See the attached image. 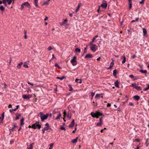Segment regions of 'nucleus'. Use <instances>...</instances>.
Segmentation results:
<instances>
[{"mask_svg": "<svg viewBox=\"0 0 149 149\" xmlns=\"http://www.w3.org/2000/svg\"><path fill=\"white\" fill-rule=\"evenodd\" d=\"M135 89L139 91H140L142 90V89L140 86H136Z\"/></svg>", "mask_w": 149, "mask_h": 149, "instance_id": "obj_26", "label": "nucleus"}, {"mask_svg": "<svg viewBox=\"0 0 149 149\" xmlns=\"http://www.w3.org/2000/svg\"><path fill=\"white\" fill-rule=\"evenodd\" d=\"M116 69H115L113 71V74L114 76H116Z\"/></svg>", "mask_w": 149, "mask_h": 149, "instance_id": "obj_30", "label": "nucleus"}, {"mask_svg": "<svg viewBox=\"0 0 149 149\" xmlns=\"http://www.w3.org/2000/svg\"><path fill=\"white\" fill-rule=\"evenodd\" d=\"M99 121H100V122L98 123H97V124L96 125L97 126L100 127V126H101V125H102L103 124V121H102V117H100V118Z\"/></svg>", "mask_w": 149, "mask_h": 149, "instance_id": "obj_5", "label": "nucleus"}, {"mask_svg": "<svg viewBox=\"0 0 149 149\" xmlns=\"http://www.w3.org/2000/svg\"><path fill=\"white\" fill-rule=\"evenodd\" d=\"M60 129L61 130H66V129H65V128L64 127H63V126L61 127V128H60Z\"/></svg>", "mask_w": 149, "mask_h": 149, "instance_id": "obj_53", "label": "nucleus"}, {"mask_svg": "<svg viewBox=\"0 0 149 149\" xmlns=\"http://www.w3.org/2000/svg\"><path fill=\"white\" fill-rule=\"evenodd\" d=\"M16 110L15 109H10L9 110V111L11 113L13 111H15Z\"/></svg>", "mask_w": 149, "mask_h": 149, "instance_id": "obj_44", "label": "nucleus"}, {"mask_svg": "<svg viewBox=\"0 0 149 149\" xmlns=\"http://www.w3.org/2000/svg\"><path fill=\"white\" fill-rule=\"evenodd\" d=\"M24 3H23L21 7V9H22L24 8Z\"/></svg>", "mask_w": 149, "mask_h": 149, "instance_id": "obj_51", "label": "nucleus"}, {"mask_svg": "<svg viewBox=\"0 0 149 149\" xmlns=\"http://www.w3.org/2000/svg\"><path fill=\"white\" fill-rule=\"evenodd\" d=\"M129 76L130 78H132L134 77V75L132 74L130 75Z\"/></svg>", "mask_w": 149, "mask_h": 149, "instance_id": "obj_58", "label": "nucleus"}, {"mask_svg": "<svg viewBox=\"0 0 149 149\" xmlns=\"http://www.w3.org/2000/svg\"><path fill=\"white\" fill-rule=\"evenodd\" d=\"M21 114H18L17 115H16V117L15 118V119L17 120L18 119H19V117L21 116Z\"/></svg>", "mask_w": 149, "mask_h": 149, "instance_id": "obj_31", "label": "nucleus"}, {"mask_svg": "<svg viewBox=\"0 0 149 149\" xmlns=\"http://www.w3.org/2000/svg\"><path fill=\"white\" fill-rule=\"evenodd\" d=\"M145 0H141V1H140L139 2V4L143 5L144 4V1Z\"/></svg>", "mask_w": 149, "mask_h": 149, "instance_id": "obj_33", "label": "nucleus"}, {"mask_svg": "<svg viewBox=\"0 0 149 149\" xmlns=\"http://www.w3.org/2000/svg\"><path fill=\"white\" fill-rule=\"evenodd\" d=\"M24 6H26L28 8H30V6L29 3L28 2H25L24 3Z\"/></svg>", "mask_w": 149, "mask_h": 149, "instance_id": "obj_12", "label": "nucleus"}, {"mask_svg": "<svg viewBox=\"0 0 149 149\" xmlns=\"http://www.w3.org/2000/svg\"><path fill=\"white\" fill-rule=\"evenodd\" d=\"M75 51L76 53H79L81 52V50L78 48H76L75 49Z\"/></svg>", "mask_w": 149, "mask_h": 149, "instance_id": "obj_25", "label": "nucleus"}, {"mask_svg": "<svg viewBox=\"0 0 149 149\" xmlns=\"http://www.w3.org/2000/svg\"><path fill=\"white\" fill-rule=\"evenodd\" d=\"M132 7V4H129V9H130Z\"/></svg>", "mask_w": 149, "mask_h": 149, "instance_id": "obj_55", "label": "nucleus"}, {"mask_svg": "<svg viewBox=\"0 0 149 149\" xmlns=\"http://www.w3.org/2000/svg\"><path fill=\"white\" fill-rule=\"evenodd\" d=\"M34 2H35V6L36 7H38V5H37L38 1H35Z\"/></svg>", "mask_w": 149, "mask_h": 149, "instance_id": "obj_57", "label": "nucleus"}, {"mask_svg": "<svg viewBox=\"0 0 149 149\" xmlns=\"http://www.w3.org/2000/svg\"><path fill=\"white\" fill-rule=\"evenodd\" d=\"M45 125L47 126L46 127H48L49 128L51 129L50 126H49V124L48 123H46V124H45Z\"/></svg>", "mask_w": 149, "mask_h": 149, "instance_id": "obj_41", "label": "nucleus"}, {"mask_svg": "<svg viewBox=\"0 0 149 149\" xmlns=\"http://www.w3.org/2000/svg\"><path fill=\"white\" fill-rule=\"evenodd\" d=\"M114 84H115V86L116 87H117V88L119 87V86L118 85L119 82L118 81H115Z\"/></svg>", "mask_w": 149, "mask_h": 149, "instance_id": "obj_17", "label": "nucleus"}, {"mask_svg": "<svg viewBox=\"0 0 149 149\" xmlns=\"http://www.w3.org/2000/svg\"><path fill=\"white\" fill-rule=\"evenodd\" d=\"M23 66L25 68H28V65L26 64H24L23 65Z\"/></svg>", "mask_w": 149, "mask_h": 149, "instance_id": "obj_54", "label": "nucleus"}, {"mask_svg": "<svg viewBox=\"0 0 149 149\" xmlns=\"http://www.w3.org/2000/svg\"><path fill=\"white\" fill-rule=\"evenodd\" d=\"M111 106V104L110 103H108L107 107H110Z\"/></svg>", "mask_w": 149, "mask_h": 149, "instance_id": "obj_64", "label": "nucleus"}, {"mask_svg": "<svg viewBox=\"0 0 149 149\" xmlns=\"http://www.w3.org/2000/svg\"><path fill=\"white\" fill-rule=\"evenodd\" d=\"M91 115L93 117L97 118H98L99 117L101 116H104V115L102 113L98 111H96L95 113L91 112Z\"/></svg>", "mask_w": 149, "mask_h": 149, "instance_id": "obj_1", "label": "nucleus"}, {"mask_svg": "<svg viewBox=\"0 0 149 149\" xmlns=\"http://www.w3.org/2000/svg\"><path fill=\"white\" fill-rule=\"evenodd\" d=\"M129 4H132V0H128Z\"/></svg>", "mask_w": 149, "mask_h": 149, "instance_id": "obj_60", "label": "nucleus"}, {"mask_svg": "<svg viewBox=\"0 0 149 149\" xmlns=\"http://www.w3.org/2000/svg\"><path fill=\"white\" fill-rule=\"evenodd\" d=\"M31 95L30 96L29 95H22V97L24 99L29 100L31 97Z\"/></svg>", "mask_w": 149, "mask_h": 149, "instance_id": "obj_6", "label": "nucleus"}, {"mask_svg": "<svg viewBox=\"0 0 149 149\" xmlns=\"http://www.w3.org/2000/svg\"><path fill=\"white\" fill-rule=\"evenodd\" d=\"M68 86H69V87L70 88V89H69V91H72V90H73V88H72V87L71 85L70 84H69L68 85Z\"/></svg>", "mask_w": 149, "mask_h": 149, "instance_id": "obj_32", "label": "nucleus"}, {"mask_svg": "<svg viewBox=\"0 0 149 149\" xmlns=\"http://www.w3.org/2000/svg\"><path fill=\"white\" fill-rule=\"evenodd\" d=\"M95 102H96V103H95L94 102H93V103L94 104L93 105V106L95 107H96L97 105V104L96 101H95Z\"/></svg>", "mask_w": 149, "mask_h": 149, "instance_id": "obj_40", "label": "nucleus"}, {"mask_svg": "<svg viewBox=\"0 0 149 149\" xmlns=\"http://www.w3.org/2000/svg\"><path fill=\"white\" fill-rule=\"evenodd\" d=\"M77 58V57L76 56H74L73 58L70 61V62L72 63L73 66H75L77 64V61L76 60Z\"/></svg>", "mask_w": 149, "mask_h": 149, "instance_id": "obj_4", "label": "nucleus"}, {"mask_svg": "<svg viewBox=\"0 0 149 149\" xmlns=\"http://www.w3.org/2000/svg\"><path fill=\"white\" fill-rule=\"evenodd\" d=\"M146 146L148 147L149 145V143L148 142V139H147L146 141Z\"/></svg>", "mask_w": 149, "mask_h": 149, "instance_id": "obj_46", "label": "nucleus"}, {"mask_svg": "<svg viewBox=\"0 0 149 149\" xmlns=\"http://www.w3.org/2000/svg\"><path fill=\"white\" fill-rule=\"evenodd\" d=\"M15 127V125L14 124L13 125V127L11 129H10V132H13L14 131V129Z\"/></svg>", "mask_w": 149, "mask_h": 149, "instance_id": "obj_28", "label": "nucleus"}, {"mask_svg": "<svg viewBox=\"0 0 149 149\" xmlns=\"http://www.w3.org/2000/svg\"><path fill=\"white\" fill-rule=\"evenodd\" d=\"M33 144L34 143H31L29 145V147L28 148V149H32Z\"/></svg>", "mask_w": 149, "mask_h": 149, "instance_id": "obj_24", "label": "nucleus"}, {"mask_svg": "<svg viewBox=\"0 0 149 149\" xmlns=\"http://www.w3.org/2000/svg\"><path fill=\"white\" fill-rule=\"evenodd\" d=\"M5 9V8L3 6H1L0 7V10H1L2 11H3Z\"/></svg>", "mask_w": 149, "mask_h": 149, "instance_id": "obj_37", "label": "nucleus"}, {"mask_svg": "<svg viewBox=\"0 0 149 149\" xmlns=\"http://www.w3.org/2000/svg\"><path fill=\"white\" fill-rule=\"evenodd\" d=\"M41 127V125L39 124V122H37L35 123L32 124V128L34 129H40Z\"/></svg>", "mask_w": 149, "mask_h": 149, "instance_id": "obj_3", "label": "nucleus"}, {"mask_svg": "<svg viewBox=\"0 0 149 149\" xmlns=\"http://www.w3.org/2000/svg\"><path fill=\"white\" fill-rule=\"evenodd\" d=\"M67 117L69 119H70L71 118V116L69 115V114H68L67 116Z\"/></svg>", "mask_w": 149, "mask_h": 149, "instance_id": "obj_59", "label": "nucleus"}, {"mask_svg": "<svg viewBox=\"0 0 149 149\" xmlns=\"http://www.w3.org/2000/svg\"><path fill=\"white\" fill-rule=\"evenodd\" d=\"M61 114L60 113V114H59V115L56 118V120H58V119H60V118H61Z\"/></svg>", "mask_w": 149, "mask_h": 149, "instance_id": "obj_34", "label": "nucleus"}, {"mask_svg": "<svg viewBox=\"0 0 149 149\" xmlns=\"http://www.w3.org/2000/svg\"><path fill=\"white\" fill-rule=\"evenodd\" d=\"M7 2L8 5H10L12 1L11 0H7Z\"/></svg>", "mask_w": 149, "mask_h": 149, "instance_id": "obj_39", "label": "nucleus"}, {"mask_svg": "<svg viewBox=\"0 0 149 149\" xmlns=\"http://www.w3.org/2000/svg\"><path fill=\"white\" fill-rule=\"evenodd\" d=\"M147 87L144 88L143 89L144 91H146L149 89V84H147Z\"/></svg>", "mask_w": 149, "mask_h": 149, "instance_id": "obj_27", "label": "nucleus"}, {"mask_svg": "<svg viewBox=\"0 0 149 149\" xmlns=\"http://www.w3.org/2000/svg\"><path fill=\"white\" fill-rule=\"evenodd\" d=\"M123 61H122V63L123 64L126 61V57L124 56H123Z\"/></svg>", "mask_w": 149, "mask_h": 149, "instance_id": "obj_29", "label": "nucleus"}, {"mask_svg": "<svg viewBox=\"0 0 149 149\" xmlns=\"http://www.w3.org/2000/svg\"><path fill=\"white\" fill-rule=\"evenodd\" d=\"M93 57L92 54H87L85 56V58H91Z\"/></svg>", "mask_w": 149, "mask_h": 149, "instance_id": "obj_10", "label": "nucleus"}, {"mask_svg": "<svg viewBox=\"0 0 149 149\" xmlns=\"http://www.w3.org/2000/svg\"><path fill=\"white\" fill-rule=\"evenodd\" d=\"M139 18L137 17V18H136L135 20H132L131 22H135L136 21H138V20H139Z\"/></svg>", "mask_w": 149, "mask_h": 149, "instance_id": "obj_36", "label": "nucleus"}, {"mask_svg": "<svg viewBox=\"0 0 149 149\" xmlns=\"http://www.w3.org/2000/svg\"><path fill=\"white\" fill-rule=\"evenodd\" d=\"M55 67H57L59 68H61L58 65V64L57 63H56L55 64Z\"/></svg>", "mask_w": 149, "mask_h": 149, "instance_id": "obj_45", "label": "nucleus"}, {"mask_svg": "<svg viewBox=\"0 0 149 149\" xmlns=\"http://www.w3.org/2000/svg\"><path fill=\"white\" fill-rule=\"evenodd\" d=\"M79 81V79H76L75 80V81L76 82H78Z\"/></svg>", "mask_w": 149, "mask_h": 149, "instance_id": "obj_61", "label": "nucleus"}, {"mask_svg": "<svg viewBox=\"0 0 149 149\" xmlns=\"http://www.w3.org/2000/svg\"><path fill=\"white\" fill-rule=\"evenodd\" d=\"M49 129H51L50 128H49L47 127H45L42 130V133L43 134H44L45 133V131L48 130Z\"/></svg>", "mask_w": 149, "mask_h": 149, "instance_id": "obj_11", "label": "nucleus"}, {"mask_svg": "<svg viewBox=\"0 0 149 149\" xmlns=\"http://www.w3.org/2000/svg\"><path fill=\"white\" fill-rule=\"evenodd\" d=\"M82 5V4L81 3H79L78 5V6H79V7H80Z\"/></svg>", "mask_w": 149, "mask_h": 149, "instance_id": "obj_63", "label": "nucleus"}, {"mask_svg": "<svg viewBox=\"0 0 149 149\" xmlns=\"http://www.w3.org/2000/svg\"><path fill=\"white\" fill-rule=\"evenodd\" d=\"M4 113L3 112L1 114L2 118L0 120V123H2L3 122V121L4 119Z\"/></svg>", "mask_w": 149, "mask_h": 149, "instance_id": "obj_13", "label": "nucleus"}, {"mask_svg": "<svg viewBox=\"0 0 149 149\" xmlns=\"http://www.w3.org/2000/svg\"><path fill=\"white\" fill-rule=\"evenodd\" d=\"M50 0H49L47 1L44 2L43 3L44 5H48L49 4V1Z\"/></svg>", "mask_w": 149, "mask_h": 149, "instance_id": "obj_42", "label": "nucleus"}, {"mask_svg": "<svg viewBox=\"0 0 149 149\" xmlns=\"http://www.w3.org/2000/svg\"><path fill=\"white\" fill-rule=\"evenodd\" d=\"M52 47L50 46H49L48 48V50H49V51H51L52 50Z\"/></svg>", "mask_w": 149, "mask_h": 149, "instance_id": "obj_52", "label": "nucleus"}, {"mask_svg": "<svg viewBox=\"0 0 149 149\" xmlns=\"http://www.w3.org/2000/svg\"><path fill=\"white\" fill-rule=\"evenodd\" d=\"M39 114L42 121H43L44 120L46 119L49 116L48 113H47L46 115H45L42 112H40Z\"/></svg>", "mask_w": 149, "mask_h": 149, "instance_id": "obj_2", "label": "nucleus"}, {"mask_svg": "<svg viewBox=\"0 0 149 149\" xmlns=\"http://www.w3.org/2000/svg\"><path fill=\"white\" fill-rule=\"evenodd\" d=\"M114 64V62L113 61H112L110 64V66L109 68H108V69H109L111 68L113 66Z\"/></svg>", "mask_w": 149, "mask_h": 149, "instance_id": "obj_16", "label": "nucleus"}, {"mask_svg": "<svg viewBox=\"0 0 149 149\" xmlns=\"http://www.w3.org/2000/svg\"><path fill=\"white\" fill-rule=\"evenodd\" d=\"M53 143H51L50 145H49V146H50V147L51 148L52 147V146H53Z\"/></svg>", "mask_w": 149, "mask_h": 149, "instance_id": "obj_62", "label": "nucleus"}, {"mask_svg": "<svg viewBox=\"0 0 149 149\" xmlns=\"http://www.w3.org/2000/svg\"><path fill=\"white\" fill-rule=\"evenodd\" d=\"M78 138V137H77L75 139H73L72 141V142L73 143H76L77 142V140Z\"/></svg>", "mask_w": 149, "mask_h": 149, "instance_id": "obj_18", "label": "nucleus"}, {"mask_svg": "<svg viewBox=\"0 0 149 149\" xmlns=\"http://www.w3.org/2000/svg\"><path fill=\"white\" fill-rule=\"evenodd\" d=\"M24 118H22L20 120V125L21 126H22L24 124Z\"/></svg>", "mask_w": 149, "mask_h": 149, "instance_id": "obj_15", "label": "nucleus"}, {"mask_svg": "<svg viewBox=\"0 0 149 149\" xmlns=\"http://www.w3.org/2000/svg\"><path fill=\"white\" fill-rule=\"evenodd\" d=\"M68 22V20L67 19H66L65 20H63V21L62 22L63 23L65 24L67 23Z\"/></svg>", "mask_w": 149, "mask_h": 149, "instance_id": "obj_43", "label": "nucleus"}, {"mask_svg": "<svg viewBox=\"0 0 149 149\" xmlns=\"http://www.w3.org/2000/svg\"><path fill=\"white\" fill-rule=\"evenodd\" d=\"M74 119L70 123V124L69 125V127L70 128L72 127H74Z\"/></svg>", "mask_w": 149, "mask_h": 149, "instance_id": "obj_8", "label": "nucleus"}, {"mask_svg": "<svg viewBox=\"0 0 149 149\" xmlns=\"http://www.w3.org/2000/svg\"><path fill=\"white\" fill-rule=\"evenodd\" d=\"M80 7H79V6H78L77 8L75 10L76 12H77L78 10H79Z\"/></svg>", "mask_w": 149, "mask_h": 149, "instance_id": "obj_50", "label": "nucleus"}, {"mask_svg": "<svg viewBox=\"0 0 149 149\" xmlns=\"http://www.w3.org/2000/svg\"><path fill=\"white\" fill-rule=\"evenodd\" d=\"M7 0H2V3L4 4L5 6H6L7 5V4L6 3V1H7Z\"/></svg>", "mask_w": 149, "mask_h": 149, "instance_id": "obj_35", "label": "nucleus"}, {"mask_svg": "<svg viewBox=\"0 0 149 149\" xmlns=\"http://www.w3.org/2000/svg\"><path fill=\"white\" fill-rule=\"evenodd\" d=\"M66 78V77H65L63 76L61 77H57L56 78L57 79H60L61 80H62L64 79H65Z\"/></svg>", "mask_w": 149, "mask_h": 149, "instance_id": "obj_20", "label": "nucleus"}, {"mask_svg": "<svg viewBox=\"0 0 149 149\" xmlns=\"http://www.w3.org/2000/svg\"><path fill=\"white\" fill-rule=\"evenodd\" d=\"M95 46L96 45L95 44H93L90 47L91 49L94 52L96 51Z\"/></svg>", "mask_w": 149, "mask_h": 149, "instance_id": "obj_7", "label": "nucleus"}, {"mask_svg": "<svg viewBox=\"0 0 149 149\" xmlns=\"http://www.w3.org/2000/svg\"><path fill=\"white\" fill-rule=\"evenodd\" d=\"M104 2H105V3H102L101 4V6L104 8H106L107 7V4L105 1H104Z\"/></svg>", "mask_w": 149, "mask_h": 149, "instance_id": "obj_9", "label": "nucleus"}, {"mask_svg": "<svg viewBox=\"0 0 149 149\" xmlns=\"http://www.w3.org/2000/svg\"><path fill=\"white\" fill-rule=\"evenodd\" d=\"M131 86L132 87L134 88H135L136 86H137L136 85V84L135 83H134L133 84H132L131 85Z\"/></svg>", "mask_w": 149, "mask_h": 149, "instance_id": "obj_38", "label": "nucleus"}, {"mask_svg": "<svg viewBox=\"0 0 149 149\" xmlns=\"http://www.w3.org/2000/svg\"><path fill=\"white\" fill-rule=\"evenodd\" d=\"M129 105L131 106H134V104L132 102H130L129 103Z\"/></svg>", "mask_w": 149, "mask_h": 149, "instance_id": "obj_56", "label": "nucleus"}, {"mask_svg": "<svg viewBox=\"0 0 149 149\" xmlns=\"http://www.w3.org/2000/svg\"><path fill=\"white\" fill-rule=\"evenodd\" d=\"M63 114H64L63 116L64 117H65L66 115V112L65 110H64V111L63 112Z\"/></svg>", "mask_w": 149, "mask_h": 149, "instance_id": "obj_48", "label": "nucleus"}, {"mask_svg": "<svg viewBox=\"0 0 149 149\" xmlns=\"http://www.w3.org/2000/svg\"><path fill=\"white\" fill-rule=\"evenodd\" d=\"M139 72L142 73H146L147 72V71L146 70H140Z\"/></svg>", "mask_w": 149, "mask_h": 149, "instance_id": "obj_21", "label": "nucleus"}, {"mask_svg": "<svg viewBox=\"0 0 149 149\" xmlns=\"http://www.w3.org/2000/svg\"><path fill=\"white\" fill-rule=\"evenodd\" d=\"M134 99L136 100H138L140 99V97L138 95H135L133 97Z\"/></svg>", "mask_w": 149, "mask_h": 149, "instance_id": "obj_14", "label": "nucleus"}, {"mask_svg": "<svg viewBox=\"0 0 149 149\" xmlns=\"http://www.w3.org/2000/svg\"><path fill=\"white\" fill-rule=\"evenodd\" d=\"M95 93H94V92H92L91 93V96H92V97H93L94 96V95H95Z\"/></svg>", "mask_w": 149, "mask_h": 149, "instance_id": "obj_49", "label": "nucleus"}, {"mask_svg": "<svg viewBox=\"0 0 149 149\" xmlns=\"http://www.w3.org/2000/svg\"><path fill=\"white\" fill-rule=\"evenodd\" d=\"M22 64V62H20L19 63L17 66V68H20L21 67V65Z\"/></svg>", "mask_w": 149, "mask_h": 149, "instance_id": "obj_22", "label": "nucleus"}, {"mask_svg": "<svg viewBox=\"0 0 149 149\" xmlns=\"http://www.w3.org/2000/svg\"><path fill=\"white\" fill-rule=\"evenodd\" d=\"M95 40V38H93V39L90 42V44H93V42H94V41Z\"/></svg>", "mask_w": 149, "mask_h": 149, "instance_id": "obj_47", "label": "nucleus"}, {"mask_svg": "<svg viewBox=\"0 0 149 149\" xmlns=\"http://www.w3.org/2000/svg\"><path fill=\"white\" fill-rule=\"evenodd\" d=\"M143 35H145L146 34H147V30L145 28H143Z\"/></svg>", "mask_w": 149, "mask_h": 149, "instance_id": "obj_23", "label": "nucleus"}, {"mask_svg": "<svg viewBox=\"0 0 149 149\" xmlns=\"http://www.w3.org/2000/svg\"><path fill=\"white\" fill-rule=\"evenodd\" d=\"M101 95H102V94H97L96 95L95 97V98H97V99H99V98L100 97Z\"/></svg>", "mask_w": 149, "mask_h": 149, "instance_id": "obj_19", "label": "nucleus"}]
</instances>
